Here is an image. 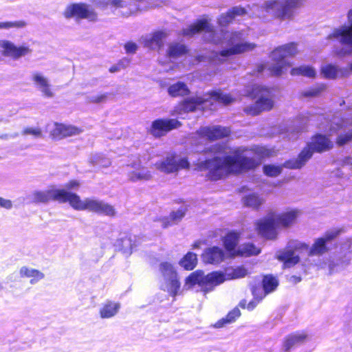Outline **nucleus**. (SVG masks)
Segmentation results:
<instances>
[{"mask_svg":"<svg viewBox=\"0 0 352 352\" xmlns=\"http://www.w3.org/2000/svg\"><path fill=\"white\" fill-rule=\"evenodd\" d=\"M343 164L344 165H352V157H346L343 160Z\"/></svg>","mask_w":352,"mask_h":352,"instance_id":"obj_57","label":"nucleus"},{"mask_svg":"<svg viewBox=\"0 0 352 352\" xmlns=\"http://www.w3.org/2000/svg\"><path fill=\"white\" fill-rule=\"evenodd\" d=\"M204 32L209 35L208 41L214 43H221L220 40L216 37V33L214 27L210 25L207 20H199L196 23L190 25L183 30L184 36H192L199 32ZM223 35V41L221 43H226L227 49L223 50L220 55L222 57H228L232 55L242 54L246 52L253 50L256 45L245 41V33L243 31L229 32H221Z\"/></svg>","mask_w":352,"mask_h":352,"instance_id":"obj_2","label":"nucleus"},{"mask_svg":"<svg viewBox=\"0 0 352 352\" xmlns=\"http://www.w3.org/2000/svg\"><path fill=\"white\" fill-rule=\"evenodd\" d=\"M131 168L132 170L129 171V179L135 182L138 181H148L152 178L151 173L146 168L141 167L140 164H134Z\"/></svg>","mask_w":352,"mask_h":352,"instance_id":"obj_26","label":"nucleus"},{"mask_svg":"<svg viewBox=\"0 0 352 352\" xmlns=\"http://www.w3.org/2000/svg\"><path fill=\"white\" fill-rule=\"evenodd\" d=\"M212 152L219 155L201 162V168L208 169L211 178L217 180L228 173H239L254 169L261 162L253 151L245 147L232 149L225 144H215Z\"/></svg>","mask_w":352,"mask_h":352,"instance_id":"obj_1","label":"nucleus"},{"mask_svg":"<svg viewBox=\"0 0 352 352\" xmlns=\"http://www.w3.org/2000/svg\"><path fill=\"white\" fill-rule=\"evenodd\" d=\"M250 94L257 100L254 104L244 109V111L246 113L255 116L263 111L270 110L274 107V95L271 89L256 85L252 87Z\"/></svg>","mask_w":352,"mask_h":352,"instance_id":"obj_10","label":"nucleus"},{"mask_svg":"<svg viewBox=\"0 0 352 352\" xmlns=\"http://www.w3.org/2000/svg\"><path fill=\"white\" fill-rule=\"evenodd\" d=\"M247 274L248 270L242 266L236 268L228 267L224 272H213L206 276L202 271L197 270L186 278L185 286L190 288L195 285H198L204 292L207 293L226 280L243 278Z\"/></svg>","mask_w":352,"mask_h":352,"instance_id":"obj_3","label":"nucleus"},{"mask_svg":"<svg viewBox=\"0 0 352 352\" xmlns=\"http://www.w3.org/2000/svg\"><path fill=\"white\" fill-rule=\"evenodd\" d=\"M121 69L120 67L118 65H113L112 67H111L109 68V72L111 73H115V72H117L118 71H120Z\"/></svg>","mask_w":352,"mask_h":352,"instance_id":"obj_55","label":"nucleus"},{"mask_svg":"<svg viewBox=\"0 0 352 352\" xmlns=\"http://www.w3.org/2000/svg\"><path fill=\"white\" fill-rule=\"evenodd\" d=\"M233 100L234 99L228 94H223L220 92L213 91L207 93L202 96H195L186 98L175 107V111L177 114H183L195 111L198 109L199 107L206 104L207 102L217 101L225 104H228Z\"/></svg>","mask_w":352,"mask_h":352,"instance_id":"obj_8","label":"nucleus"},{"mask_svg":"<svg viewBox=\"0 0 352 352\" xmlns=\"http://www.w3.org/2000/svg\"><path fill=\"white\" fill-rule=\"evenodd\" d=\"M239 241V235L236 232H230L224 238L223 243L226 249L232 254L235 255L236 247Z\"/></svg>","mask_w":352,"mask_h":352,"instance_id":"obj_32","label":"nucleus"},{"mask_svg":"<svg viewBox=\"0 0 352 352\" xmlns=\"http://www.w3.org/2000/svg\"><path fill=\"white\" fill-rule=\"evenodd\" d=\"M27 25V23L25 21H6L0 22V30L5 29L8 30L10 28L20 29L23 28Z\"/></svg>","mask_w":352,"mask_h":352,"instance_id":"obj_43","label":"nucleus"},{"mask_svg":"<svg viewBox=\"0 0 352 352\" xmlns=\"http://www.w3.org/2000/svg\"><path fill=\"white\" fill-rule=\"evenodd\" d=\"M120 309V304L119 302L108 300L100 308V316L104 319L112 318L118 313Z\"/></svg>","mask_w":352,"mask_h":352,"instance_id":"obj_29","label":"nucleus"},{"mask_svg":"<svg viewBox=\"0 0 352 352\" xmlns=\"http://www.w3.org/2000/svg\"><path fill=\"white\" fill-rule=\"evenodd\" d=\"M245 303H246V301L243 300H242V301H241V302H240V306H241V307H245Z\"/></svg>","mask_w":352,"mask_h":352,"instance_id":"obj_62","label":"nucleus"},{"mask_svg":"<svg viewBox=\"0 0 352 352\" xmlns=\"http://www.w3.org/2000/svg\"><path fill=\"white\" fill-rule=\"evenodd\" d=\"M89 163L96 168H106L111 165V162L109 158L104 157L102 155L94 154L90 157Z\"/></svg>","mask_w":352,"mask_h":352,"instance_id":"obj_37","label":"nucleus"},{"mask_svg":"<svg viewBox=\"0 0 352 352\" xmlns=\"http://www.w3.org/2000/svg\"><path fill=\"white\" fill-rule=\"evenodd\" d=\"M189 165L186 157L177 154H170L163 160L156 162L155 167L162 173L170 174L177 173L182 169H187Z\"/></svg>","mask_w":352,"mask_h":352,"instance_id":"obj_12","label":"nucleus"},{"mask_svg":"<svg viewBox=\"0 0 352 352\" xmlns=\"http://www.w3.org/2000/svg\"><path fill=\"white\" fill-rule=\"evenodd\" d=\"M124 49L127 53L133 54L138 49V45L133 42H128L124 45Z\"/></svg>","mask_w":352,"mask_h":352,"instance_id":"obj_53","label":"nucleus"},{"mask_svg":"<svg viewBox=\"0 0 352 352\" xmlns=\"http://www.w3.org/2000/svg\"><path fill=\"white\" fill-rule=\"evenodd\" d=\"M324 89L325 86L324 85H317L302 91L301 94L304 97H316L324 90Z\"/></svg>","mask_w":352,"mask_h":352,"instance_id":"obj_44","label":"nucleus"},{"mask_svg":"<svg viewBox=\"0 0 352 352\" xmlns=\"http://www.w3.org/2000/svg\"><path fill=\"white\" fill-rule=\"evenodd\" d=\"M333 143L322 134L315 135L311 142L300 153L297 158L292 159L284 163V166L290 169H299L305 165L312 157L314 151L324 152L332 148Z\"/></svg>","mask_w":352,"mask_h":352,"instance_id":"obj_7","label":"nucleus"},{"mask_svg":"<svg viewBox=\"0 0 352 352\" xmlns=\"http://www.w3.org/2000/svg\"><path fill=\"white\" fill-rule=\"evenodd\" d=\"M130 241H131L129 239H127V240L125 241V242L129 243H130Z\"/></svg>","mask_w":352,"mask_h":352,"instance_id":"obj_64","label":"nucleus"},{"mask_svg":"<svg viewBox=\"0 0 352 352\" xmlns=\"http://www.w3.org/2000/svg\"><path fill=\"white\" fill-rule=\"evenodd\" d=\"M327 243L324 239H317L312 246L309 249L307 244L298 241H290L289 243V248L291 250H286L280 252L277 254L278 260L284 262V267H290L299 261V256L295 254V251L300 250H309V256H320L328 251Z\"/></svg>","mask_w":352,"mask_h":352,"instance_id":"obj_6","label":"nucleus"},{"mask_svg":"<svg viewBox=\"0 0 352 352\" xmlns=\"http://www.w3.org/2000/svg\"><path fill=\"white\" fill-rule=\"evenodd\" d=\"M69 192L64 189H50L46 191H35L32 194L33 201L36 203H47L50 200H55L61 203L68 201Z\"/></svg>","mask_w":352,"mask_h":352,"instance_id":"obj_15","label":"nucleus"},{"mask_svg":"<svg viewBox=\"0 0 352 352\" xmlns=\"http://www.w3.org/2000/svg\"><path fill=\"white\" fill-rule=\"evenodd\" d=\"M80 183L76 180H72L64 185V190L69 192V190H76L79 188Z\"/></svg>","mask_w":352,"mask_h":352,"instance_id":"obj_51","label":"nucleus"},{"mask_svg":"<svg viewBox=\"0 0 352 352\" xmlns=\"http://www.w3.org/2000/svg\"><path fill=\"white\" fill-rule=\"evenodd\" d=\"M338 69L332 65H327L322 67V73L324 77L328 78H335L338 75Z\"/></svg>","mask_w":352,"mask_h":352,"instance_id":"obj_45","label":"nucleus"},{"mask_svg":"<svg viewBox=\"0 0 352 352\" xmlns=\"http://www.w3.org/2000/svg\"><path fill=\"white\" fill-rule=\"evenodd\" d=\"M261 252V249L256 247L252 243H246L240 245L236 250L235 255H240L242 256H250L257 255Z\"/></svg>","mask_w":352,"mask_h":352,"instance_id":"obj_33","label":"nucleus"},{"mask_svg":"<svg viewBox=\"0 0 352 352\" xmlns=\"http://www.w3.org/2000/svg\"><path fill=\"white\" fill-rule=\"evenodd\" d=\"M32 80L35 87L44 96L47 98H52L54 96V93L51 89V85L47 78L40 73H34L32 76Z\"/></svg>","mask_w":352,"mask_h":352,"instance_id":"obj_24","label":"nucleus"},{"mask_svg":"<svg viewBox=\"0 0 352 352\" xmlns=\"http://www.w3.org/2000/svg\"><path fill=\"white\" fill-rule=\"evenodd\" d=\"M225 253L222 248L213 246L204 250L201 254L202 261L205 263L219 264L223 261Z\"/></svg>","mask_w":352,"mask_h":352,"instance_id":"obj_21","label":"nucleus"},{"mask_svg":"<svg viewBox=\"0 0 352 352\" xmlns=\"http://www.w3.org/2000/svg\"><path fill=\"white\" fill-rule=\"evenodd\" d=\"M300 211L293 210L283 214L270 213L256 223L258 233L267 239H274L278 230L293 225L300 214Z\"/></svg>","mask_w":352,"mask_h":352,"instance_id":"obj_5","label":"nucleus"},{"mask_svg":"<svg viewBox=\"0 0 352 352\" xmlns=\"http://www.w3.org/2000/svg\"><path fill=\"white\" fill-rule=\"evenodd\" d=\"M256 304L254 301H251L248 303L247 308L249 310L253 309L256 307Z\"/></svg>","mask_w":352,"mask_h":352,"instance_id":"obj_59","label":"nucleus"},{"mask_svg":"<svg viewBox=\"0 0 352 352\" xmlns=\"http://www.w3.org/2000/svg\"><path fill=\"white\" fill-rule=\"evenodd\" d=\"M309 340V336L305 332H295L288 335L283 344V349L285 352H289L292 349L306 342Z\"/></svg>","mask_w":352,"mask_h":352,"instance_id":"obj_22","label":"nucleus"},{"mask_svg":"<svg viewBox=\"0 0 352 352\" xmlns=\"http://www.w3.org/2000/svg\"><path fill=\"white\" fill-rule=\"evenodd\" d=\"M329 272L331 274L333 272V264L330 263L329 265Z\"/></svg>","mask_w":352,"mask_h":352,"instance_id":"obj_63","label":"nucleus"},{"mask_svg":"<svg viewBox=\"0 0 352 352\" xmlns=\"http://www.w3.org/2000/svg\"><path fill=\"white\" fill-rule=\"evenodd\" d=\"M19 135V133L15 132L13 133H1L0 139L3 140H8L9 139H15Z\"/></svg>","mask_w":352,"mask_h":352,"instance_id":"obj_54","label":"nucleus"},{"mask_svg":"<svg viewBox=\"0 0 352 352\" xmlns=\"http://www.w3.org/2000/svg\"><path fill=\"white\" fill-rule=\"evenodd\" d=\"M349 112L347 117L342 120L337 117L333 118L329 126V129L327 130L329 135L337 133L339 130L345 129L348 125H352V109L349 110Z\"/></svg>","mask_w":352,"mask_h":352,"instance_id":"obj_27","label":"nucleus"},{"mask_svg":"<svg viewBox=\"0 0 352 352\" xmlns=\"http://www.w3.org/2000/svg\"><path fill=\"white\" fill-rule=\"evenodd\" d=\"M109 95L108 93H104L97 96H92L89 97V101L93 103L104 102L107 100Z\"/></svg>","mask_w":352,"mask_h":352,"instance_id":"obj_50","label":"nucleus"},{"mask_svg":"<svg viewBox=\"0 0 352 352\" xmlns=\"http://www.w3.org/2000/svg\"><path fill=\"white\" fill-rule=\"evenodd\" d=\"M185 212L182 209H179L175 212L170 213V221L164 222L163 227L167 228L168 226L178 223L184 216Z\"/></svg>","mask_w":352,"mask_h":352,"instance_id":"obj_42","label":"nucleus"},{"mask_svg":"<svg viewBox=\"0 0 352 352\" xmlns=\"http://www.w3.org/2000/svg\"><path fill=\"white\" fill-rule=\"evenodd\" d=\"M266 67H267L266 66L263 65L258 66V73L263 72Z\"/></svg>","mask_w":352,"mask_h":352,"instance_id":"obj_60","label":"nucleus"},{"mask_svg":"<svg viewBox=\"0 0 352 352\" xmlns=\"http://www.w3.org/2000/svg\"><path fill=\"white\" fill-rule=\"evenodd\" d=\"M104 2L107 6L116 8H126V12H123L126 16L147 8L145 0H104Z\"/></svg>","mask_w":352,"mask_h":352,"instance_id":"obj_18","label":"nucleus"},{"mask_svg":"<svg viewBox=\"0 0 352 352\" xmlns=\"http://www.w3.org/2000/svg\"><path fill=\"white\" fill-rule=\"evenodd\" d=\"M297 53V46L295 43H287L277 47L272 52L271 58L274 63L267 67V70L273 76H280L291 66L285 58L294 56Z\"/></svg>","mask_w":352,"mask_h":352,"instance_id":"obj_9","label":"nucleus"},{"mask_svg":"<svg viewBox=\"0 0 352 352\" xmlns=\"http://www.w3.org/2000/svg\"><path fill=\"white\" fill-rule=\"evenodd\" d=\"M277 279L272 275L265 276L263 279V286L265 294L273 292L278 286Z\"/></svg>","mask_w":352,"mask_h":352,"instance_id":"obj_40","label":"nucleus"},{"mask_svg":"<svg viewBox=\"0 0 352 352\" xmlns=\"http://www.w3.org/2000/svg\"><path fill=\"white\" fill-rule=\"evenodd\" d=\"M200 244H201V242H200V241H197V242H195V243L193 244L192 248H193L194 249H195V248H199Z\"/></svg>","mask_w":352,"mask_h":352,"instance_id":"obj_61","label":"nucleus"},{"mask_svg":"<svg viewBox=\"0 0 352 352\" xmlns=\"http://www.w3.org/2000/svg\"><path fill=\"white\" fill-rule=\"evenodd\" d=\"M99 199L94 197L85 198L81 199L76 193L69 192L68 201L69 205L76 210H88L92 212H97Z\"/></svg>","mask_w":352,"mask_h":352,"instance_id":"obj_16","label":"nucleus"},{"mask_svg":"<svg viewBox=\"0 0 352 352\" xmlns=\"http://www.w3.org/2000/svg\"><path fill=\"white\" fill-rule=\"evenodd\" d=\"M129 63V61L127 60V59H125V60H122L121 61H120V63H118V65L120 67V68H124L125 67H126Z\"/></svg>","mask_w":352,"mask_h":352,"instance_id":"obj_56","label":"nucleus"},{"mask_svg":"<svg viewBox=\"0 0 352 352\" xmlns=\"http://www.w3.org/2000/svg\"><path fill=\"white\" fill-rule=\"evenodd\" d=\"M347 19L349 22L348 26H342L336 29L328 36V38H333L338 39L342 44L349 47V50L343 54L352 53V9L349 10ZM350 68L352 70V63L350 65Z\"/></svg>","mask_w":352,"mask_h":352,"instance_id":"obj_13","label":"nucleus"},{"mask_svg":"<svg viewBox=\"0 0 352 352\" xmlns=\"http://www.w3.org/2000/svg\"><path fill=\"white\" fill-rule=\"evenodd\" d=\"M316 71L315 69L310 67L307 65H301L298 67H294L291 70V74L294 75H302L304 76L312 78L316 76Z\"/></svg>","mask_w":352,"mask_h":352,"instance_id":"obj_39","label":"nucleus"},{"mask_svg":"<svg viewBox=\"0 0 352 352\" xmlns=\"http://www.w3.org/2000/svg\"><path fill=\"white\" fill-rule=\"evenodd\" d=\"M96 213L113 217L116 215V210L113 206L100 200Z\"/></svg>","mask_w":352,"mask_h":352,"instance_id":"obj_41","label":"nucleus"},{"mask_svg":"<svg viewBox=\"0 0 352 352\" xmlns=\"http://www.w3.org/2000/svg\"><path fill=\"white\" fill-rule=\"evenodd\" d=\"M246 13L247 12L245 8L241 7H234L227 13L223 14L220 16L218 19L219 24L221 26H226L232 22L235 16H242Z\"/></svg>","mask_w":352,"mask_h":352,"instance_id":"obj_28","label":"nucleus"},{"mask_svg":"<svg viewBox=\"0 0 352 352\" xmlns=\"http://www.w3.org/2000/svg\"><path fill=\"white\" fill-rule=\"evenodd\" d=\"M342 232H344L343 228H335L327 232L324 236L322 238L324 239L326 243H328L333 240Z\"/></svg>","mask_w":352,"mask_h":352,"instance_id":"obj_49","label":"nucleus"},{"mask_svg":"<svg viewBox=\"0 0 352 352\" xmlns=\"http://www.w3.org/2000/svg\"><path fill=\"white\" fill-rule=\"evenodd\" d=\"M82 130L72 125L55 123L51 131V134L54 138H63L80 134Z\"/></svg>","mask_w":352,"mask_h":352,"instance_id":"obj_23","label":"nucleus"},{"mask_svg":"<svg viewBox=\"0 0 352 352\" xmlns=\"http://www.w3.org/2000/svg\"><path fill=\"white\" fill-rule=\"evenodd\" d=\"M0 47L2 49V53L4 56L16 60L29 55L32 52V49L28 45L16 46L9 41H1Z\"/></svg>","mask_w":352,"mask_h":352,"instance_id":"obj_19","label":"nucleus"},{"mask_svg":"<svg viewBox=\"0 0 352 352\" xmlns=\"http://www.w3.org/2000/svg\"><path fill=\"white\" fill-rule=\"evenodd\" d=\"M301 280L300 277L296 276H292L290 277V281L294 283H297Z\"/></svg>","mask_w":352,"mask_h":352,"instance_id":"obj_58","label":"nucleus"},{"mask_svg":"<svg viewBox=\"0 0 352 352\" xmlns=\"http://www.w3.org/2000/svg\"><path fill=\"white\" fill-rule=\"evenodd\" d=\"M13 206L12 201L10 199L0 197V208L10 210Z\"/></svg>","mask_w":352,"mask_h":352,"instance_id":"obj_52","label":"nucleus"},{"mask_svg":"<svg viewBox=\"0 0 352 352\" xmlns=\"http://www.w3.org/2000/svg\"><path fill=\"white\" fill-rule=\"evenodd\" d=\"M168 91L173 97L185 96L189 94V89L186 85L182 82L170 85L168 87Z\"/></svg>","mask_w":352,"mask_h":352,"instance_id":"obj_36","label":"nucleus"},{"mask_svg":"<svg viewBox=\"0 0 352 352\" xmlns=\"http://www.w3.org/2000/svg\"><path fill=\"white\" fill-rule=\"evenodd\" d=\"M197 264V254L192 252H188L179 261V265L186 270H193Z\"/></svg>","mask_w":352,"mask_h":352,"instance_id":"obj_35","label":"nucleus"},{"mask_svg":"<svg viewBox=\"0 0 352 352\" xmlns=\"http://www.w3.org/2000/svg\"><path fill=\"white\" fill-rule=\"evenodd\" d=\"M180 126L181 123L176 119H157L152 122L148 131L155 138H160Z\"/></svg>","mask_w":352,"mask_h":352,"instance_id":"obj_17","label":"nucleus"},{"mask_svg":"<svg viewBox=\"0 0 352 352\" xmlns=\"http://www.w3.org/2000/svg\"><path fill=\"white\" fill-rule=\"evenodd\" d=\"M199 132L203 137L210 140H214L228 137L230 133V130L228 127L213 126L202 127L199 129Z\"/></svg>","mask_w":352,"mask_h":352,"instance_id":"obj_20","label":"nucleus"},{"mask_svg":"<svg viewBox=\"0 0 352 352\" xmlns=\"http://www.w3.org/2000/svg\"><path fill=\"white\" fill-rule=\"evenodd\" d=\"M241 315V311L238 308H234L230 311L226 318L219 320L216 322L214 327L216 328L223 327L226 324H230L235 321L236 318H239Z\"/></svg>","mask_w":352,"mask_h":352,"instance_id":"obj_38","label":"nucleus"},{"mask_svg":"<svg viewBox=\"0 0 352 352\" xmlns=\"http://www.w3.org/2000/svg\"><path fill=\"white\" fill-rule=\"evenodd\" d=\"M187 52L186 47L179 43H170L168 46L167 54L171 58H177Z\"/></svg>","mask_w":352,"mask_h":352,"instance_id":"obj_34","label":"nucleus"},{"mask_svg":"<svg viewBox=\"0 0 352 352\" xmlns=\"http://www.w3.org/2000/svg\"><path fill=\"white\" fill-rule=\"evenodd\" d=\"M167 36L168 34L165 32H155L151 36L144 39V45L151 50H160L164 47Z\"/></svg>","mask_w":352,"mask_h":352,"instance_id":"obj_25","label":"nucleus"},{"mask_svg":"<svg viewBox=\"0 0 352 352\" xmlns=\"http://www.w3.org/2000/svg\"><path fill=\"white\" fill-rule=\"evenodd\" d=\"M160 272L162 276L161 289L168 292L173 296L177 295L180 289V283L177 273L172 264L168 262L160 263Z\"/></svg>","mask_w":352,"mask_h":352,"instance_id":"obj_11","label":"nucleus"},{"mask_svg":"<svg viewBox=\"0 0 352 352\" xmlns=\"http://www.w3.org/2000/svg\"><path fill=\"white\" fill-rule=\"evenodd\" d=\"M304 0H268L261 7L253 5L252 14L259 18L263 16V11L280 21H292L297 14V10L303 5Z\"/></svg>","mask_w":352,"mask_h":352,"instance_id":"obj_4","label":"nucleus"},{"mask_svg":"<svg viewBox=\"0 0 352 352\" xmlns=\"http://www.w3.org/2000/svg\"><path fill=\"white\" fill-rule=\"evenodd\" d=\"M351 141H352V130L349 129L345 133H340L338 135L336 144L338 146H342Z\"/></svg>","mask_w":352,"mask_h":352,"instance_id":"obj_47","label":"nucleus"},{"mask_svg":"<svg viewBox=\"0 0 352 352\" xmlns=\"http://www.w3.org/2000/svg\"><path fill=\"white\" fill-rule=\"evenodd\" d=\"M263 171L267 176L276 177L281 173L282 168L274 165H266L263 167Z\"/></svg>","mask_w":352,"mask_h":352,"instance_id":"obj_48","label":"nucleus"},{"mask_svg":"<svg viewBox=\"0 0 352 352\" xmlns=\"http://www.w3.org/2000/svg\"><path fill=\"white\" fill-rule=\"evenodd\" d=\"M64 15L66 18L76 17L78 19H86L91 21L97 19V14L91 6L85 3H74L69 6Z\"/></svg>","mask_w":352,"mask_h":352,"instance_id":"obj_14","label":"nucleus"},{"mask_svg":"<svg viewBox=\"0 0 352 352\" xmlns=\"http://www.w3.org/2000/svg\"><path fill=\"white\" fill-rule=\"evenodd\" d=\"M264 202L265 199L256 193L249 194L243 198V204L253 209H258Z\"/></svg>","mask_w":352,"mask_h":352,"instance_id":"obj_31","label":"nucleus"},{"mask_svg":"<svg viewBox=\"0 0 352 352\" xmlns=\"http://www.w3.org/2000/svg\"><path fill=\"white\" fill-rule=\"evenodd\" d=\"M19 274L21 277L31 278L30 283L32 285L38 283L45 278V274L42 272L26 266H23L20 269Z\"/></svg>","mask_w":352,"mask_h":352,"instance_id":"obj_30","label":"nucleus"},{"mask_svg":"<svg viewBox=\"0 0 352 352\" xmlns=\"http://www.w3.org/2000/svg\"><path fill=\"white\" fill-rule=\"evenodd\" d=\"M22 135H31L34 138L43 137L42 130L39 127H25L21 132Z\"/></svg>","mask_w":352,"mask_h":352,"instance_id":"obj_46","label":"nucleus"}]
</instances>
